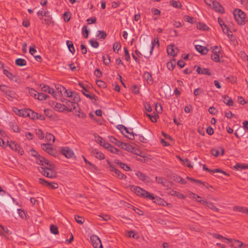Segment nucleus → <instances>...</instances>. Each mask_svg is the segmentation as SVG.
I'll use <instances>...</instances> for the list:
<instances>
[{
	"label": "nucleus",
	"instance_id": "obj_1",
	"mask_svg": "<svg viewBox=\"0 0 248 248\" xmlns=\"http://www.w3.org/2000/svg\"><path fill=\"white\" fill-rule=\"evenodd\" d=\"M131 190L134 191L137 195L141 196L143 198H148L152 200H155L154 202H155L156 200H160L161 199L158 197H154L152 194H151L149 192L146 191L143 189L137 186H132L131 188Z\"/></svg>",
	"mask_w": 248,
	"mask_h": 248
},
{
	"label": "nucleus",
	"instance_id": "obj_2",
	"mask_svg": "<svg viewBox=\"0 0 248 248\" xmlns=\"http://www.w3.org/2000/svg\"><path fill=\"white\" fill-rule=\"evenodd\" d=\"M38 169L39 172L46 177L53 179L57 177V173L54 170V165L51 163L46 167H40Z\"/></svg>",
	"mask_w": 248,
	"mask_h": 248
},
{
	"label": "nucleus",
	"instance_id": "obj_3",
	"mask_svg": "<svg viewBox=\"0 0 248 248\" xmlns=\"http://www.w3.org/2000/svg\"><path fill=\"white\" fill-rule=\"evenodd\" d=\"M0 90L5 94L7 98L10 101L16 98L17 95L16 93L10 90V88L7 86L3 84L0 85Z\"/></svg>",
	"mask_w": 248,
	"mask_h": 248
},
{
	"label": "nucleus",
	"instance_id": "obj_4",
	"mask_svg": "<svg viewBox=\"0 0 248 248\" xmlns=\"http://www.w3.org/2000/svg\"><path fill=\"white\" fill-rule=\"evenodd\" d=\"M234 18L239 25L245 24L246 14L242 10L236 9L233 11Z\"/></svg>",
	"mask_w": 248,
	"mask_h": 248
},
{
	"label": "nucleus",
	"instance_id": "obj_5",
	"mask_svg": "<svg viewBox=\"0 0 248 248\" xmlns=\"http://www.w3.org/2000/svg\"><path fill=\"white\" fill-rule=\"evenodd\" d=\"M62 101L63 102H65L66 105V106H63V108H62L63 110H67L71 112L76 110L77 108H78V104H76L75 103H74V102L71 100H68L66 99H64Z\"/></svg>",
	"mask_w": 248,
	"mask_h": 248
},
{
	"label": "nucleus",
	"instance_id": "obj_6",
	"mask_svg": "<svg viewBox=\"0 0 248 248\" xmlns=\"http://www.w3.org/2000/svg\"><path fill=\"white\" fill-rule=\"evenodd\" d=\"M8 143H9V146L11 149L21 155L23 154V150L21 148L19 144L14 141H8Z\"/></svg>",
	"mask_w": 248,
	"mask_h": 248
},
{
	"label": "nucleus",
	"instance_id": "obj_7",
	"mask_svg": "<svg viewBox=\"0 0 248 248\" xmlns=\"http://www.w3.org/2000/svg\"><path fill=\"white\" fill-rule=\"evenodd\" d=\"M61 152L66 158H70L74 155L73 150L69 147H65L61 148Z\"/></svg>",
	"mask_w": 248,
	"mask_h": 248
},
{
	"label": "nucleus",
	"instance_id": "obj_8",
	"mask_svg": "<svg viewBox=\"0 0 248 248\" xmlns=\"http://www.w3.org/2000/svg\"><path fill=\"white\" fill-rule=\"evenodd\" d=\"M91 240L94 248H103L101 240L96 235L92 236Z\"/></svg>",
	"mask_w": 248,
	"mask_h": 248
},
{
	"label": "nucleus",
	"instance_id": "obj_9",
	"mask_svg": "<svg viewBox=\"0 0 248 248\" xmlns=\"http://www.w3.org/2000/svg\"><path fill=\"white\" fill-rule=\"evenodd\" d=\"M38 182L40 184L49 187L52 189H56L59 186L57 183L54 182L50 183L43 178H39Z\"/></svg>",
	"mask_w": 248,
	"mask_h": 248
},
{
	"label": "nucleus",
	"instance_id": "obj_10",
	"mask_svg": "<svg viewBox=\"0 0 248 248\" xmlns=\"http://www.w3.org/2000/svg\"><path fill=\"white\" fill-rule=\"evenodd\" d=\"M213 8L216 12H219L220 13H224L225 12L224 9L220 4V3L217 1H212Z\"/></svg>",
	"mask_w": 248,
	"mask_h": 248
},
{
	"label": "nucleus",
	"instance_id": "obj_11",
	"mask_svg": "<svg viewBox=\"0 0 248 248\" xmlns=\"http://www.w3.org/2000/svg\"><path fill=\"white\" fill-rule=\"evenodd\" d=\"M136 175L141 181L144 183H150L151 182L150 178L140 171L137 172Z\"/></svg>",
	"mask_w": 248,
	"mask_h": 248
},
{
	"label": "nucleus",
	"instance_id": "obj_12",
	"mask_svg": "<svg viewBox=\"0 0 248 248\" xmlns=\"http://www.w3.org/2000/svg\"><path fill=\"white\" fill-rule=\"evenodd\" d=\"M92 154L97 158L102 160L105 158V155L103 154L97 149H92Z\"/></svg>",
	"mask_w": 248,
	"mask_h": 248
},
{
	"label": "nucleus",
	"instance_id": "obj_13",
	"mask_svg": "<svg viewBox=\"0 0 248 248\" xmlns=\"http://www.w3.org/2000/svg\"><path fill=\"white\" fill-rule=\"evenodd\" d=\"M196 72L199 74L207 75L208 76L211 75V73L208 68H202L199 66H197Z\"/></svg>",
	"mask_w": 248,
	"mask_h": 248
},
{
	"label": "nucleus",
	"instance_id": "obj_14",
	"mask_svg": "<svg viewBox=\"0 0 248 248\" xmlns=\"http://www.w3.org/2000/svg\"><path fill=\"white\" fill-rule=\"evenodd\" d=\"M41 146L42 149L45 151L46 152L49 154H52L53 150L50 146V144L43 143L41 144Z\"/></svg>",
	"mask_w": 248,
	"mask_h": 248
},
{
	"label": "nucleus",
	"instance_id": "obj_15",
	"mask_svg": "<svg viewBox=\"0 0 248 248\" xmlns=\"http://www.w3.org/2000/svg\"><path fill=\"white\" fill-rule=\"evenodd\" d=\"M36 162L37 163L41 165H44V164L48 165L50 163L47 160H46L44 157L40 155L36 158Z\"/></svg>",
	"mask_w": 248,
	"mask_h": 248
},
{
	"label": "nucleus",
	"instance_id": "obj_16",
	"mask_svg": "<svg viewBox=\"0 0 248 248\" xmlns=\"http://www.w3.org/2000/svg\"><path fill=\"white\" fill-rule=\"evenodd\" d=\"M223 102L228 106H232L233 105V101L232 99L228 95H224L222 96Z\"/></svg>",
	"mask_w": 248,
	"mask_h": 248
},
{
	"label": "nucleus",
	"instance_id": "obj_17",
	"mask_svg": "<svg viewBox=\"0 0 248 248\" xmlns=\"http://www.w3.org/2000/svg\"><path fill=\"white\" fill-rule=\"evenodd\" d=\"M143 78L146 80L147 82L149 84H152L153 80L151 74L148 72H145L143 74Z\"/></svg>",
	"mask_w": 248,
	"mask_h": 248
},
{
	"label": "nucleus",
	"instance_id": "obj_18",
	"mask_svg": "<svg viewBox=\"0 0 248 248\" xmlns=\"http://www.w3.org/2000/svg\"><path fill=\"white\" fill-rule=\"evenodd\" d=\"M196 50L202 54H206L208 52V49L204 46L200 45H196L195 46Z\"/></svg>",
	"mask_w": 248,
	"mask_h": 248
},
{
	"label": "nucleus",
	"instance_id": "obj_19",
	"mask_svg": "<svg viewBox=\"0 0 248 248\" xmlns=\"http://www.w3.org/2000/svg\"><path fill=\"white\" fill-rule=\"evenodd\" d=\"M16 109L18 111V113H16V114L18 116L23 117H28L29 114V111L28 110H29V109H18L16 108Z\"/></svg>",
	"mask_w": 248,
	"mask_h": 248
},
{
	"label": "nucleus",
	"instance_id": "obj_20",
	"mask_svg": "<svg viewBox=\"0 0 248 248\" xmlns=\"http://www.w3.org/2000/svg\"><path fill=\"white\" fill-rule=\"evenodd\" d=\"M172 179L176 182L182 184H185L186 183L184 179L176 174H173L172 175Z\"/></svg>",
	"mask_w": 248,
	"mask_h": 248
},
{
	"label": "nucleus",
	"instance_id": "obj_21",
	"mask_svg": "<svg viewBox=\"0 0 248 248\" xmlns=\"http://www.w3.org/2000/svg\"><path fill=\"white\" fill-rule=\"evenodd\" d=\"M81 92H82V93L87 97L91 99H94L96 100V99H95L96 96H95V94L93 93H92V94L90 93L89 91L87 90L86 88H84V90H81Z\"/></svg>",
	"mask_w": 248,
	"mask_h": 248
},
{
	"label": "nucleus",
	"instance_id": "obj_22",
	"mask_svg": "<svg viewBox=\"0 0 248 248\" xmlns=\"http://www.w3.org/2000/svg\"><path fill=\"white\" fill-rule=\"evenodd\" d=\"M3 74L10 80L17 81L16 79H15L16 76H14L10 72L8 71L6 69H4L3 71Z\"/></svg>",
	"mask_w": 248,
	"mask_h": 248
},
{
	"label": "nucleus",
	"instance_id": "obj_23",
	"mask_svg": "<svg viewBox=\"0 0 248 248\" xmlns=\"http://www.w3.org/2000/svg\"><path fill=\"white\" fill-rule=\"evenodd\" d=\"M212 235L213 237L216 238L217 239H222L223 240H227V243H231L232 241V239L227 238L224 237L223 236H222V235H220L219 234L213 233Z\"/></svg>",
	"mask_w": 248,
	"mask_h": 248
},
{
	"label": "nucleus",
	"instance_id": "obj_24",
	"mask_svg": "<svg viewBox=\"0 0 248 248\" xmlns=\"http://www.w3.org/2000/svg\"><path fill=\"white\" fill-rule=\"evenodd\" d=\"M174 45L168 46L167 49V53L169 55L172 56H175L176 53H175L174 49Z\"/></svg>",
	"mask_w": 248,
	"mask_h": 248
},
{
	"label": "nucleus",
	"instance_id": "obj_25",
	"mask_svg": "<svg viewBox=\"0 0 248 248\" xmlns=\"http://www.w3.org/2000/svg\"><path fill=\"white\" fill-rule=\"evenodd\" d=\"M112 171L115 172L117 177L119 179H124L126 178V176L124 174L122 173L119 170L116 168H115Z\"/></svg>",
	"mask_w": 248,
	"mask_h": 248
},
{
	"label": "nucleus",
	"instance_id": "obj_26",
	"mask_svg": "<svg viewBox=\"0 0 248 248\" xmlns=\"http://www.w3.org/2000/svg\"><path fill=\"white\" fill-rule=\"evenodd\" d=\"M16 64L19 66H25L27 64V62L25 60L21 58H18L15 61Z\"/></svg>",
	"mask_w": 248,
	"mask_h": 248
},
{
	"label": "nucleus",
	"instance_id": "obj_27",
	"mask_svg": "<svg viewBox=\"0 0 248 248\" xmlns=\"http://www.w3.org/2000/svg\"><path fill=\"white\" fill-rule=\"evenodd\" d=\"M223 27H222V29L224 33L226 34L227 36L229 37L230 36H232V31L229 29L228 27L224 23L223 24Z\"/></svg>",
	"mask_w": 248,
	"mask_h": 248
},
{
	"label": "nucleus",
	"instance_id": "obj_28",
	"mask_svg": "<svg viewBox=\"0 0 248 248\" xmlns=\"http://www.w3.org/2000/svg\"><path fill=\"white\" fill-rule=\"evenodd\" d=\"M66 45L68 47L69 51L72 53L74 54L75 52V47L73 45V43L72 41L67 40L66 41Z\"/></svg>",
	"mask_w": 248,
	"mask_h": 248
},
{
	"label": "nucleus",
	"instance_id": "obj_29",
	"mask_svg": "<svg viewBox=\"0 0 248 248\" xmlns=\"http://www.w3.org/2000/svg\"><path fill=\"white\" fill-rule=\"evenodd\" d=\"M115 163L119 164L120 165V166L121 167V168H122L123 169H124V170H131L130 168L128 166H127L126 164H125L124 163L120 162L118 160H115Z\"/></svg>",
	"mask_w": 248,
	"mask_h": 248
},
{
	"label": "nucleus",
	"instance_id": "obj_30",
	"mask_svg": "<svg viewBox=\"0 0 248 248\" xmlns=\"http://www.w3.org/2000/svg\"><path fill=\"white\" fill-rule=\"evenodd\" d=\"M233 209L240 212L248 214V209L247 208L242 206H235L233 207Z\"/></svg>",
	"mask_w": 248,
	"mask_h": 248
},
{
	"label": "nucleus",
	"instance_id": "obj_31",
	"mask_svg": "<svg viewBox=\"0 0 248 248\" xmlns=\"http://www.w3.org/2000/svg\"><path fill=\"white\" fill-rule=\"evenodd\" d=\"M170 3L171 6L176 8H181L182 6V4L179 1L171 0L170 1Z\"/></svg>",
	"mask_w": 248,
	"mask_h": 248
},
{
	"label": "nucleus",
	"instance_id": "obj_32",
	"mask_svg": "<svg viewBox=\"0 0 248 248\" xmlns=\"http://www.w3.org/2000/svg\"><path fill=\"white\" fill-rule=\"evenodd\" d=\"M197 28L199 30H203V31H207L209 29V28L207 26L204 24L202 23H198L197 24Z\"/></svg>",
	"mask_w": 248,
	"mask_h": 248
},
{
	"label": "nucleus",
	"instance_id": "obj_33",
	"mask_svg": "<svg viewBox=\"0 0 248 248\" xmlns=\"http://www.w3.org/2000/svg\"><path fill=\"white\" fill-rule=\"evenodd\" d=\"M49 96L42 93H37V99L39 100L43 101L46 100Z\"/></svg>",
	"mask_w": 248,
	"mask_h": 248
},
{
	"label": "nucleus",
	"instance_id": "obj_34",
	"mask_svg": "<svg viewBox=\"0 0 248 248\" xmlns=\"http://www.w3.org/2000/svg\"><path fill=\"white\" fill-rule=\"evenodd\" d=\"M71 100H72L74 102V103H75L76 104H78L77 103L80 100L79 95L77 93L74 92L73 97L72 98H71Z\"/></svg>",
	"mask_w": 248,
	"mask_h": 248
},
{
	"label": "nucleus",
	"instance_id": "obj_35",
	"mask_svg": "<svg viewBox=\"0 0 248 248\" xmlns=\"http://www.w3.org/2000/svg\"><path fill=\"white\" fill-rule=\"evenodd\" d=\"M155 179H156V181L157 183L161 184L163 186H167V184L168 182L166 181V180L163 179L162 177H155Z\"/></svg>",
	"mask_w": 248,
	"mask_h": 248
},
{
	"label": "nucleus",
	"instance_id": "obj_36",
	"mask_svg": "<svg viewBox=\"0 0 248 248\" xmlns=\"http://www.w3.org/2000/svg\"><path fill=\"white\" fill-rule=\"evenodd\" d=\"M46 140L47 141L52 142V143L55 141L54 136L50 133H47L46 136Z\"/></svg>",
	"mask_w": 248,
	"mask_h": 248
},
{
	"label": "nucleus",
	"instance_id": "obj_37",
	"mask_svg": "<svg viewBox=\"0 0 248 248\" xmlns=\"http://www.w3.org/2000/svg\"><path fill=\"white\" fill-rule=\"evenodd\" d=\"M29 114L28 117H30V118L32 119H36V117H37V113L34 112L32 110L29 109Z\"/></svg>",
	"mask_w": 248,
	"mask_h": 248
},
{
	"label": "nucleus",
	"instance_id": "obj_38",
	"mask_svg": "<svg viewBox=\"0 0 248 248\" xmlns=\"http://www.w3.org/2000/svg\"><path fill=\"white\" fill-rule=\"evenodd\" d=\"M121 48V44L119 42H115L113 46V50L115 52L118 53Z\"/></svg>",
	"mask_w": 248,
	"mask_h": 248
},
{
	"label": "nucleus",
	"instance_id": "obj_39",
	"mask_svg": "<svg viewBox=\"0 0 248 248\" xmlns=\"http://www.w3.org/2000/svg\"><path fill=\"white\" fill-rule=\"evenodd\" d=\"M50 230L51 233L54 234H58L59 233L58 228L54 225H50Z\"/></svg>",
	"mask_w": 248,
	"mask_h": 248
},
{
	"label": "nucleus",
	"instance_id": "obj_40",
	"mask_svg": "<svg viewBox=\"0 0 248 248\" xmlns=\"http://www.w3.org/2000/svg\"><path fill=\"white\" fill-rule=\"evenodd\" d=\"M27 89L29 93L31 94V95L36 98L38 93L37 92L36 90L31 88H28Z\"/></svg>",
	"mask_w": 248,
	"mask_h": 248
},
{
	"label": "nucleus",
	"instance_id": "obj_41",
	"mask_svg": "<svg viewBox=\"0 0 248 248\" xmlns=\"http://www.w3.org/2000/svg\"><path fill=\"white\" fill-rule=\"evenodd\" d=\"M78 111H77V109L75 110L74 113L77 116H78V117H80V118H85L86 117L85 114H84L83 112L80 111V108H79V107L78 108Z\"/></svg>",
	"mask_w": 248,
	"mask_h": 248
},
{
	"label": "nucleus",
	"instance_id": "obj_42",
	"mask_svg": "<svg viewBox=\"0 0 248 248\" xmlns=\"http://www.w3.org/2000/svg\"><path fill=\"white\" fill-rule=\"evenodd\" d=\"M207 206L212 210L215 211L217 212H219V209L216 207L212 202H208Z\"/></svg>",
	"mask_w": 248,
	"mask_h": 248
},
{
	"label": "nucleus",
	"instance_id": "obj_43",
	"mask_svg": "<svg viewBox=\"0 0 248 248\" xmlns=\"http://www.w3.org/2000/svg\"><path fill=\"white\" fill-rule=\"evenodd\" d=\"M213 53L219 54L221 52V48L218 46H213L211 47Z\"/></svg>",
	"mask_w": 248,
	"mask_h": 248
},
{
	"label": "nucleus",
	"instance_id": "obj_44",
	"mask_svg": "<svg viewBox=\"0 0 248 248\" xmlns=\"http://www.w3.org/2000/svg\"><path fill=\"white\" fill-rule=\"evenodd\" d=\"M211 59L213 61H214L215 62H219L220 58H219V55L218 54L216 53H213L211 56Z\"/></svg>",
	"mask_w": 248,
	"mask_h": 248
},
{
	"label": "nucleus",
	"instance_id": "obj_45",
	"mask_svg": "<svg viewBox=\"0 0 248 248\" xmlns=\"http://www.w3.org/2000/svg\"><path fill=\"white\" fill-rule=\"evenodd\" d=\"M75 218L77 222L79 224H82L84 221V218L80 216L76 215Z\"/></svg>",
	"mask_w": 248,
	"mask_h": 248
},
{
	"label": "nucleus",
	"instance_id": "obj_46",
	"mask_svg": "<svg viewBox=\"0 0 248 248\" xmlns=\"http://www.w3.org/2000/svg\"><path fill=\"white\" fill-rule=\"evenodd\" d=\"M135 136L138 139V140L141 142L145 143L146 142L147 139L142 135L140 134H135Z\"/></svg>",
	"mask_w": 248,
	"mask_h": 248
},
{
	"label": "nucleus",
	"instance_id": "obj_47",
	"mask_svg": "<svg viewBox=\"0 0 248 248\" xmlns=\"http://www.w3.org/2000/svg\"><path fill=\"white\" fill-rule=\"evenodd\" d=\"M175 66V63H173L172 61H170L167 63V67L170 70H172Z\"/></svg>",
	"mask_w": 248,
	"mask_h": 248
},
{
	"label": "nucleus",
	"instance_id": "obj_48",
	"mask_svg": "<svg viewBox=\"0 0 248 248\" xmlns=\"http://www.w3.org/2000/svg\"><path fill=\"white\" fill-rule=\"evenodd\" d=\"M95 140L100 145L102 144L104 140L98 135H94Z\"/></svg>",
	"mask_w": 248,
	"mask_h": 248
},
{
	"label": "nucleus",
	"instance_id": "obj_49",
	"mask_svg": "<svg viewBox=\"0 0 248 248\" xmlns=\"http://www.w3.org/2000/svg\"><path fill=\"white\" fill-rule=\"evenodd\" d=\"M73 92H71L70 91H68L66 89H65L64 91V95L68 97V98H70L71 99V98H72L73 97Z\"/></svg>",
	"mask_w": 248,
	"mask_h": 248
},
{
	"label": "nucleus",
	"instance_id": "obj_50",
	"mask_svg": "<svg viewBox=\"0 0 248 248\" xmlns=\"http://www.w3.org/2000/svg\"><path fill=\"white\" fill-rule=\"evenodd\" d=\"M215 172H220V173L224 174L225 175L229 176V174L228 173H227L225 171H223V170H221L219 169H216L212 170L211 173H215Z\"/></svg>",
	"mask_w": 248,
	"mask_h": 248
},
{
	"label": "nucleus",
	"instance_id": "obj_51",
	"mask_svg": "<svg viewBox=\"0 0 248 248\" xmlns=\"http://www.w3.org/2000/svg\"><path fill=\"white\" fill-rule=\"evenodd\" d=\"M10 126L13 130V131L15 132H19V128L18 126L16 125V124L15 123H11Z\"/></svg>",
	"mask_w": 248,
	"mask_h": 248
},
{
	"label": "nucleus",
	"instance_id": "obj_52",
	"mask_svg": "<svg viewBox=\"0 0 248 248\" xmlns=\"http://www.w3.org/2000/svg\"><path fill=\"white\" fill-rule=\"evenodd\" d=\"M155 43L157 44L158 45V46H159V41H158V40L155 39L154 40V41H153L152 42V46H151V50H150V55H151L152 53V52L153 51V49H154V46H155Z\"/></svg>",
	"mask_w": 248,
	"mask_h": 248
},
{
	"label": "nucleus",
	"instance_id": "obj_53",
	"mask_svg": "<svg viewBox=\"0 0 248 248\" xmlns=\"http://www.w3.org/2000/svg\"><path fill=\"white\" fill-rule=\"evenodd\" d=\"M89 43L94 48H97L99 46V43L97 41H94L93 39H91L89 41Z\"/></svg>",
	"mask_w": 248,
	"mask_h": 248
},
{
	"label": "nucleus",
	"instance_id": "obj_54",
	"mask_svg": "<svg viewBox=\"0 0 248 248\" xmlns=\"http://www.w3.org/2000/svg\"><path fill=\"white\" fill-rule=\"evenodd\" d=\"M108 150L110 152L114 153V154H118V152H119V150L117 148L113 147L112 145H110V146L109 147V148H108Z\"/></svg>",
	"mask_w": 248,
	"mask_h": 248
},
{
	"label": "nucleus",
	"instance_id": "obj_55",
	"mask_svg": "<svg viewBox=\"0 0 248 248\" xmlns=\"http://www.w3.org/2000/svg\"><path fill=\"white\" fill-rule=\"evenodd\" d=\"M124 54H125V56H124L125 59L126 61H129L130 59V55H129V54L128 52V50L127 49V48L125 47H124Z\"/></svg>",
	"mask_w": 248,
	"mask_h": 248
},
{
	"label": "nucleus",
	"instance_id": "obj_56",
	"mask_svg": "<svg viewBox=\"0 0 248 248\" xmlns=\"http://www.w3.org/2000/svg\"><path fill=\"white\" fill-rule=\"evenodd\" d=\"M122 148L127 151H130L131 149H134V148H133L131 145L125 143H124Z\"/></svg>",
	"mask_w": 248,
	"mask_h": 248
},
{
	"label": "nucleus",
	"instance_id": "obj_57",
	"mask_svg": "<svg viewBox=\"0 0 248 248\" xmlns=\"http://www.w3.org/2000/svg\"><path fill=\"white\" fill-rule=\"evenodd\" d=\"M237 102L241 105H244L247 103L244 98L242 96H238L237 98Z\"/></svg>",
	"mask_w": 248,
	"mask_h": 248
},
{
	"label": "nucleus",
	"instance_id": "obj_58",
	"mask_svg": "<svg viewBox=\"0 0 248 248\" xmlns=\"http://www.w3.org/2000/svg\"><path fill=\"white\" fill-rule=\"evenodd\" d=\"M99 217L102 218L104 221H108L110 219L109 215L107 214L100 215L98 216Z\"/></svg>",
	"mask_w": 248,
	"mask_h": 248
},
{
	"label": "nucleus",
	"instance_id": "obj_59",
	"mask_svg": "<svg viewBox=\"0 0 248 248\" xmlns=\"http://www.w3.org/2000/svg\"><path fill=\"white\" fill-rule=\"evenodd\" d=\"M193 93L195 96H198L203 93V91L202 89L198 88L194 90Z\"/></svg>",
	"mask_w": 248,
	"mask_h": 248
},
{
	"label": "nucleus",
	"instance_id": "obj_60",
	"mask_svg": "<svg viewBox=\"0 0 248 248\" xmlns=\"http://www.w3.org/2000/svg\"><path fill=\"white\" fill-rule=\"evenodd\" d=\"M63 18L65 21H69L70 19V13L69 12H65L63 14Z\"/></svg>",
	"mask_w": 248,
	"mask_h": 248
},
{
	"label": "nucleus",
	"instance_id": "obj_61",
	"mask_svg": "<svg viewBox=\"0 0 248 248\" xmlns=\"http://www.w3.org/2000/svg\"><path fill=\"white\" fill-rule=\"evenodd\" d=\"M83 34L85 38H88L89 31L87 29V27L84 26L82 28Z\"/></svg>",
	"mask_w": 248,
	"mask_h": 248
},
{
	"label": "nucleus",
	"instance_id": "obj_62",
	"mask_svg": "<svg viewBox=\"0 0 248 248\" xmlns=\"http://www.w3.org/2000/svg\"><path fill=\"white\" fill-rule=\"evenodd\" d=\"M36 134L40 139H42L44 138V133L43 131L40 129H38L37 131Z\"/></svg>",
	"mask_w": 248,
	"mask_h": 248
},
{
	"label": "nucleus",
	"instance_id": "obj_63",
	"mask_svg": "<svg viewBox=\"0 0 248 248\" xmlns=\"http://www.w3.org/2000/svg\"><path fill=\"white\" fill-rule=\"evenodd\" d=\"M100 35V38L105 39L107 37L106 33L104 31H99L98 36Z\"/></svg>",
	"mask_w": 248,
	"mask_h": 248
},
{
	"label": "nucleus",
	"instance_id": "obj_64",
	"mask_svg": "<svg viewBox=\"0 0 248 248\" xmlns=\"http://www.w3.org/2000/svg\"><path fill=\"white\" fill-rule=\"evenodd\" d=\"M17 212H18V214L19 216L22 218L23 219L26 217L25 213V212L23 210H22L21 209H18L17 210Z\"/></svg>",
	"mask_w": 248,
	"mask_h": 248
}]
</instances>
